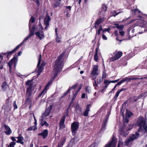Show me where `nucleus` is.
I'll use <instances>...</instances> for the list:
<instances>
[{"mask_svg": "<svg viewBox=\"0 0 147 147\" xmlns=\"http://www.w3.org/2000/svg\"><path fill=\"white\" fill-rule=\"evenodd\" d=\"M66 52L63 51L58 57L57 59L55 61V63L53 65L54 68V75L53 77L51 78L50 81L52 83L57 77L58 74L61 71V70L63 67V57L65 55Z\"/></svg>", "mask_w": 147, "mask_h": 147, "instance_id": "nucleus-1", "label": "nucleus"}, {"mask_svg": "<svg viewBox=\"0 0 147 147\" xmlns=\"http://www.w3.org/2000/svg\"><path fill=\"white\" fill-rule=\"evenodd\" d=\"M66 52L63 51L58 57L57 59L55 61V63L53 65L54 68V75L53 77L51 78L50 81L52 83L57 77L58 74L61 71V70L63 67V57L65 55Z\"/></svg>", "mask_w": 147, "mask_h": 147, "instance_id": "nucleus-2", "label": "nucleus"}, {"mask_svg": "<svg viewBox=\"0 0 147 147\" xmlns=\"http://www.w3.org/2000/svg\"><path fill=\"white\" fill-rule=\"evenodd\" d=\"M137 125L139 127L138 130V132H143L144 133H147V124L144 117L140 116L136 122Z\"/></svg>", "mask_w": 147, "mask_h": 147, "instance_id": "nucleus-3", "label": "nucleus"}, {"mask_svg": "<svg viewBox=\"0 0 147 147\" xmlns=\"http://www.w3.org/2000/svg\"><path fill=\"white\" fill-rule=\"evenodd\" d=\"M29 38L30 37L28 36L26 37L22 42L19 45L17 46L15 48L12 50L5 53H1V55H3L4 56H6L7 58L9 59V58L11 56L12 54L15 52L19 49L20 47L22 46L24 44V42H26Z\"/></svg>", "mask_w": 147, "mask_h": 147, "instance_id": "nucleus-4", "label": "nucleus"}, {"mask_svg": "<svg viewBox=\"0 0 147 147\" xmlns=\"http://www.w3.org/2000/svg\"><path fill=\"white\" fill-rule=\"evenodd\" d=\"M140 136V134L138 132H136L135 134H132L130 136L129 138L126 139L125 142V145L128 146L129 143L132 142L134 140L137 139Z\"/></svg>", "mask_w": 147, "mask_h": 147, "instance_id": "nucleus-5", "label": "nucleus"}, {"mask_svg": "<svg viewBox=\"0 0 147 147\" xmlns=\"http://www.w3.org/2000/svg\"><path fill=\"white\" fill-rule=\"evenodd\" d=\"M79 125L78 123L74 122L72 123L71 126L72 135L74 136L76 134V131L78 128Z\"/></svg>", "mask_w": 147, "mask_h": 147, "instance_id": "nucleus-6", "label": "nucleus"}, {"mask_svg": "<svg viewBox=\"0 0 147 147\" xmlns=\"http://www.w3.org/2000/svg\"><path fill=\"white\" fill-rule=\"evenodd\" d=\"M116 138L114 136L112 137L111 141L106 144L104 147H115L116 144Z\"/></svg>", "mask_w": 147, "mask_h": 147, "instance_id": "nucleus-7", "label": "nucleus"}, {"mask_svg": "<svg viewBox=\"0 0 147 147\" xmlns=\"http://www.w3.org/2000/svg\"><path fill=\"white\" fill-rule=\"evenodd\" d=\"M9 98L7 99L5 105L2 107V109H4L5 111L7 112L10 111L11 110V107L9 102Z\"/></svg>", "mask_w": 147, "mask_h": 147, "instance_id": "nucleus-8", "label": "nucleus"}, {"mask_svg": "<svg viewBox=\"0 0 147 147\" xmlns=\"http://www.w3.org/2000/svg\"><path fill=\"white\" fill-rule=\"evenodd\" d=\"M78 83H76L72 86H71L69 87L68 90L63 94V95L61 96L60 99L63 98L64 96H66L67 94L72 89H76L78 87Z\"/></svg>", "mask_w": 147, "mask_h": 147, "instance_id": "nucleus-9", "label": "nucleus"}, {"mask_svg": "<svg viewBox=\"0 0 147 147\" xmlns=\"http://www.w3.org/2000/svg\"><path fill=\"white\" fill-rule=\"evenodd\" d=\"M122 55V52L121 51H119L116 53L113 57L111 58L110 60L112 61H114L120 58Z\"/></svg>", "mask_w": 147, "mask_h": 147, "instance_id": "nucleus-10", "label": "nucleus"}, {"mask_svg": "<svg viewBox=\"0 0 147 147\" xmlns=\"http://www.w3.org/2000/svg\"><path fill=\"white\" fill-rule=\"evenodd\" d=\"M66 117L65 115H63L61 118L60 121L59 123V130L63 129L65 127L64 123Z\"/></svg>", "mask_w": 147, "mask_h": 147, "instance_id": "nucleus-11", "label": "nucleus"}, {"mask_svg": "<svg viewBox=\"0 0 147 147\" xmlns=\"http://www.w3.org/2000/svg\"><path fill=\"white\" fill-rule=\"evenodd\" d=\"M27 98L25 101V104L27 105H30V106L32 103L33 96L32 94H26Z\"/></svg>", "mask_w": 147, "mask_h": 147, "instance_id": "nucleus-12", "label": "nucleus"}, {"mask_svg": "<svg viewBox=\"0 0 147 147\" xmlns=\"http://www.w3.org/2000/svg\"><path fill=\"white\" fill-rule=\"evenodd\" d=\"M53 106L52 105H50L48 108L45 110V112L42 115V117H45L49 116L51 113Z\"/></svg>", "mask_w": 147, "mask_h": 147, "instance_id": "nucleus-13", "label": "nucleus"}, {"mask_svg": "<svg viewBox=\"0 0 147 147\" xmlns=\"http://www.w3.org/2000/svg\"><path fill=\"white\" fill-rule=\"evenodd\" d=\"M82 85L80 84V86H79L78 88V89L76 90L75 91V93H73V96L71 98V101H72L74 102L75 98H76V96L78 95V93L81 90L82 87Z\"/></svg>", "mask_w": 147, "mask_h": 147, "instance_id": "nucleus-14", "label": "nucleus"}, {"mask_svg": "<svg viewBox=\"0 0 147 147\" xmlns=\"http://www.w3.org/2000/svg\"><path fill=\"white\" fill-rule=\"evenodd\" d=\"M17 61V57H14L13 58L11 59L10 61L8 63V65L9 67V71L10 72H11V70L12 68V65L13 64V63H14L16 61Z\"/></svg>", "mask_w": 147, "mask_h": 147, "instance_id": "nucleus-15", "label": "nucleus"}, {"mask_svg": "<svg viewBox=\"0 0 147 147\" xmlns=\"http://www.w3.org/2000/svg\"><path fill=\"white\" fill-rule=\"evenodd\" d=\"M48 130L47 129L43 130L41 133L38 134V136H42L43 138L45 139L48 136Z\"/></svg>", "mask_w": 147, "mask_h": 147, "instance_id": "nucleus-16", "label": "nucleus"}, {"mask_svg": "<svg viewBox=\"0 0 147 147\" xmlns=\"http://www.w3.org/2000/svg\"><path fill=\"white\" fill-rule=\"evenodd\" d=\"M66 138L65 136L61 137L60 141L58 143L57 147H62L66 141Z\"/></svg>", "mask_w": 147, "mask_h": 147, "instance_id": "nucleus-17", "label": "nucleus"}, {"mask_svg": "<svg viewBox=\"0 0 147 147\" xmlns=\"http://www.w3.org/2000/svg\"><path fill=\"white\" fill-rule=\"evenodd\" d=\"M98 70V68L97 65H94L93 66V70L91 71V74H96V76H97L99 74L97 72Z\"/></svg>", "mask_w": 147, "mask_h": 147, "instance_id": "nucleus-18", "label": "nucleus"}, {"mask_svg": "<svg viewBox=\"0 0 147 147\" xmlns=\"http://www.w3.org/2000/svg\"><path fill=\"white\" fill-rule=\"evenodd\" d=\"M4 128L6 131H5V133L7 135H9L12 133V131L9 126L5 124Z\"/></svg>", "mask_w": 147, "mask_h": 147, "instance_id": "nucleus-19", "label": "nucleus"}, {"mask_svg": "<svg viewBox=\"0 0 147 147\" xmlns=\"http://www.w3.org/2000/svg\"><path fill=\"white\" fill-rule=\"evenodd\" d=\"M34 88L33 87L31 86H27L26 90V94H32L33 93Z\"/></svg>", "mask_w": 147, "mask_h": 147, "instance_id": "nucleus-20", "label": "nucleus"}, {"mask_svg": "<svg viewBox=\"0 0 147 147\" xmlns=\"http://www.w3.org/2000/svg\"><path fill=\"white\" fill-rule=\"evenodd\" d=\"M61 1H58L54 0L53 3V7L54 8H56L57 7H61V5L60 3Z\"/></svg>", "mask_w": 147, "mask_h": 147, "instance_id": "nucleus-21", "label": "nucleus"}, {"mask_svg": "<svg viewBox=\"0 0 147 147\" xmlns=\"http://www.w3.org/2000/svg\"><path fill=\"white\" fill-rule=\"evenodd\" d=\"M35 34L36 36L38 37L40 40L43 39L45 37L44 33H40V32H36Z\"/></svg>", "mask_w": 147, "mask_h": 147, "instance_id": "nucleus-22", "label": "nucleus"}, {"mask_svg": "<svg viewBox=\"0 0 147 147\" xmlns=\"http://www.w3.org/2000/svg\"><path fill=\"white\" fill-rule=\"evenodd\" d=\"M44 117H42V118L40 120V124L42 126L45 125L47 127H48L49 126V124L45 121H44Z\"/></svg>", "mask_w": 147, "mask_h": 147, "instance_id": "nucleus-23", "label": "nucleus"}, {"mask_svg": "<svg viewBox=\"0 0 147 147\" xmlns=\"http://www.w3.org/2000/svg\"><path fill=\"white\" fill-rule=\"evenodd\" d=\"M16 138L18 139V140L16 141L18 143H20L22 144H24V142L22 141L24 140L23 137L22 136L21 134H19L18 136L17 137H16Z\"/></svg>", "mask_w": 147, "mask_h": 147, "instance_id": "nucleus-24", "label": "nucleus"}, {"mask_svg": "<svg viewBox=\"0 0 147 147\" xmlns=\"http://www.w3.org/2000/svg\"><path fill=\"white\" fill-rule=\"evenodd\" d=\"M119 134L120 135L123 136L124 137L126 136L127 135V134H125V132L124 131V128L123 127L119 128Z\"/></svg>", "mask_w": 147, "mask_h": 147, "instance_id": "nucleus-25", "label": "nucleus"}, {"mask_svg": "<svg viewBox=\"0 0 147 147\" xmlns=\"http://www.w3.org/2000/svg\"><path fill=\"white\" fill-rule=\"evenodd\" d=\"M36 29V25L35 24H34L33 25L32 29L30 31L29 35L28 36L30 37L33 35L34 34L35 30Z\"/></svg>", "mask_w": 147, "mask_h": 147, "instance_id": "nucleus-26", "label": "nucleus"}, {"mask_svg": "<svg viewBox=\"0 0 147 147\" xmlns=\"http://www.w3.org/2000/svg\"><path fill=\"white\" fill-rule=\"evenodd\" d=\"M139 78H129L128 77H126L122 79L123 82L126 81L128 82L129 81H130L131 80H136L137 79H139Z\"/></svg>", "mask_w": 147, "mask_h": 147, "instance_id": "nucleus-27", "label": "nucleus"}, {"mask_svg": "<svg viewBox=\"0 0 147 147\" xmlns=\"http://www.w3.org/2000/svg\"><path fill=\"white\" fill-rule=\"evenodd\" d=\"M2 90L3 91H4L6 90L7 88L8 87V85L7 84L6 81H5L3 83L1 86Z\"/></svg>", "mask_w": 147, "mask_h": 147, "instance_id": "nucleus-28", "label": "nucleus"}, {"mask_svg": "<svg viewBox=\"0 0 147 147\" xmlns=\"http://www.w3.org/2000/svg\"><path fill=\"white\" fill-rule=\"evenodd\" d=\"M99 50L98 47L96 48L95 51V54L94 56V60L96 62H98V51Z\"/></svg>", "mask_w": 147, "mask_h": 147, "instance_id": "nucleus-29", "label": "nucleus"}, {"mask_svg": "<svg viewBox=\"0 0 147 147\" xmlns=\"http://www.w3.org/2000/svg\"><path fill=\"white\" fill-rule=\"evenodd\" d=\"M103 18H99L94 23V24L99 25L104 21Z\"/></svg>", "mask_w": 147, "mask_h": 147, "instance_id": "nucleus-30", "label": "nucleus"}, {"mask_svg": "<svg viewBox=\"0 0 147 147\" xmlns=\"http://www.w3.org/2000/svg\"><path fill=\"white\" fill-rule=\"evenodd\" d=\"M75 110L78 113H80L82 112L81 108L78 104H77L75 106Z\"/></svg>", "mask_w": 147, "mask_h": 147, "instance_id": "nucleus-31", "label": "nucleus"}, {"mask_svg": "<svg viewBox=\"0 0 147 147\" xmlns=\"http://www.w3.org/2000/svg\"><path fill=\"white\" fill-rule=\"evenodd\" d=\"M51 20V18L49 16H48L47 18H45L44 20V24L45 25H49V21Z\"/></svg>", "mask_w": 147, "mask_h": 147, "instance_id": "nucleus-32", "label": "nucleus"}, {"mask_svg": "<svg viewBox=\"0 0 147 147\" xmlns=\"http://www.w3.org/2000/svg\"><path fill=\"white\" fill-rule=\"evenodd\" d=\"M120 61L122 65L125 66L127 65V62L126 61L125 58H122L120 59Z\"/></svg>", "mask_w": 147, "mask_h": 147, "instance_id": "nucleus-33", "label": "nucleus"}, {"mask_svg": "<svg viewBox=\"0 0 147 147\" xmlns=\"http://www.w3.org/2000/svg\"><path fill=\"white\" fill-rule=\"evenodd\" d=\"M114 25L115 26V27L118 29H119L120 30H123L124 27V26L123 25H119V24L118 23H114Z\"/></svg>", "mask_w": 147, "mask_h": 147, "instance_id": "nucleus-34", "label": "nucleus"}, {"mask_svg": "<svg viewBox=\"0 0 147 147\" xmlns=\"http://www.w3.org/2000/svg\"><path fill=\"white\" fill-rule=\"evenodd\" d=\"M26 84L27 86H30L31 87H33V83L31 80H28L26 83Z\"/></svg>", "mask_w": 147, "mask_h": 147, "instance_id": "nucleus-35", "label": "nucleus"}, {"mask_svg": "<svg viewBox=\"0 0 147 147\" xmlns=\"http://www.w3.org/2000/svg\"><path fill=\"white\" fill-rule=\"evenodd\" d=\"M35 18L34 17H33V16L31 17V18L29 20V29H30V26H31V24H30V22H31L32 23H34V22H35Z\"/></svg>", "mask_w": 147, "mask_h": 147, "instance_id": "nucleus-36", "label": "nucleus"}, {"mask_svg": "<svg viewBox=\"0 0 147 147\" xmlns=\"http://www.w3.org/2000/svg\"><path fill=\"white\" fill-rule=\"evenodd\" d=\"M46 90L45 89H44L41 91V92L38 95V96L36 97V99H38L39 97H40L42 94H43V95L47 92V91H46L44 93Z\"/></svg>", "mask_w": 147, "mask_h": 147, "instance_id": "nucleus-37", "label": "nucleus"}, {"mask_svg": "<svg viewBox=\"0 0 147 147\" xmlns=\"http://www.w3.org/2000/svg\"><path fill=\"white\" fill-rule=\"evenodd\" d=\"M106 125L102 124L99 132L101 133L104 132L106 129Z\"/></svg>", "mask_w": 147, "mask_h": 147, "instance_id": "nucleus-38", "label": "nucleus"}, {"mask_svg": "<svg viewBox=\"0 0 147 147\" xmlns=\"http://www.w3.org/2000/svg\"><path fill=\"white\" fill-rule=\"evenodd\" d=\"M133 114V113L129 111L126 113L125 116L126 118H129Z\"/></svg>", "mask_w": 147, "mask_h": 147, "instance_id": "nucleus-39", "label": "nucleus"}, {"mask_svg": "<svg viewBox=\"0 0 147 147\" xmlns=\"http://www.w3.org/2000/svg\"><path fill=\"white\" fill-rule=\"evenodd\" d=\"M42 56L41 54L39 55V57L38 59V62L37 65V68H38L40 66L41 63Z\"/></svg>", "mask_w": 147, "mask_h": 147, "instance_id": "nucleus-40", "label": "nucleus"}, {"mask_svg": "<svg viewBox=\"0 0 147 147\" xmlns=\"http://www.w3.org/2000/svg\"><path fill=\"white\" fill-rule=\"evenodd\" d=\"M43 65H43V63H42L41 64V66H39V67L38 68V74H40L42 71L43 70V67H42V66Z\"/></svg>", "mask_w": 147, "mask_h": 147, "instance_id": "nucleus-41", "label": "nucleus"}, {"mask_svg": "<svg viewBox=\"0 0 147 147\" xmlns=\"http://www.w3.org/2000/svg\"><path fill=\"white\" fill-rule=\"evenodd\" d=\"M37 129V127L36 126H35V125L33 126L32 127H30L28 128L27 129L28 131H31L33 130V131H35Z\"/></svg>", "mask_w": 147, "mask_h": 147, "instance_id": "nucleus-42", "label": "nucleus"}, {"mask_svg": "<svg viewBox=\"0 0 147 147\" xmlns=\"http://www.w3.org/2000/svg\"><path fill=\"white\" fill-rule=\"evenodd\" d=\"M73 102H74L72 101L71 100V101L70 103L69 104V106H68V107L67 108V109H66V112L67 113V114H68V113H69V110L70 109V107L71 105L73 103Z\"/></svg>", "mask_w": 147, "mask_h": 147, "instance_id": "nucleus-43", "label": "nucleus"}, {"mask_svg": "<svg viewBox=\"0 0 147 147\" xmlns=\"http://www.w3.org/2000/svg\"><path fill=\"white\" fill-rule=\"evenodd\" d=\"M109 115H107L106 116L105 118L103 120V123L102 124L106 125V124L107 123L108 120Z\"/></svg>", "mask_w": 147, "mask_h": 147, "instance_id": "nucleus-44", "label": "nucleus"}, {"mask_svg": "<svg viewBox=\"0 0 147 147\" xmlns=\"http://www.w3.org/2000/svg\"><path fill=\"white\" fill-rule=\"evenodd\" d=\"M52 83L51 82L49 81L46 84L44 89L46 90H47L48 89L49 86L51 85Z\"/></svg>", "mask_w": 147, "mask_h": 147, "instance_id": "nucleus-45", "label": "nucleus"}, {"mask_svg": "<svg viewBox=\"0 0 147 147\" xmlns=\"http://www.w3.org/2000/svg\"><path fill=\"white\" fill-rule=\"evenodd\" d=\"M107 74L106 73L105 70H103L102 71V79H105L106 78Z\"/></svg>", "mask_w": 147, "mask_h": 147, "instance_id": "nucleus-46", "label": "nucleus"}, {"mask_svg": "<svg viewBox=\"0 0 147 147\" xmlns=\"http://www.w3.org/2000/svg\"><path fill=\"white\" fill-rule=\"evenodd\" d=\"M107 9V6L105 5H102L101 7V10L103 11H105Z\"/></svg>", "mask_w": 147, "mask_h": 147, "instance_id": "nucleus-47", "label": "nucleus"}, {"mask_svg": "<svg viewBox=\"0 0 147 147\" xmlns=\"http://www.w3.org/2000/svg\"><path fill=\"white\" fill-rule=\"evenodd\" d=\"M61 37L58 36V35L57 36V37L55 39L57 42L59 43L61 42Z\"/></svg>", "mask_w": 147, "mask_h": 147, "instance_id": "nucleus-48", "label": "nucleus"}, {"mask_svg": "<svg viewBox=\"0 0 147 147\" xmlns=\"http://www.w3.org/2000/svg\"><path fill=\"white\" fill-rule=\"evenodd\" d=\"M16 144V142H11L9 143V144L8 145V147H14Z\"/></svg>", "mask_w": 147, "mask_h": 147, "instance_id": "nucleus-49", "label": "nucleus"}, {"mask_svg": "<svg viewBox=\"0 0 147 147\" xmlns=\"http://www.w3.org/2000/svg\"><path fill=\"white\" fill-rule=\"evenodd\" d=\"M123 142L121 141H119L118 142L117 147H123Z\"/></svg>", "mask_w": 147, "mask_h": 147, "instance_id": "nucleus-50", "label": "nucleus"}, {"mask_svg": "<svg viewBox=\"0 0 147 147\" xmlns=\"http://www.w3.org/2000/svg\"><path fill=\"white\" fill-rule=\"evenodd\" d=\"M119 32L120 33V35L121 36H123L125 34V32L124 31L122 30H120V29L119 30Z\"/></svg>", "mask_w": 147, "mask_h": 147, "instance_id": "nucleus-51", "label": "nucleus"}, {"mask_svg": "<svg viewBox=\"0 0 147 147\" xmlns=\"http://www.w3.org/2000/svg\"><path fill=\"white\" fill-rule=\"evenodd\" d=\"M13 110H15L18 108V106L16 104V101H14L13 102Z\"/></svg>", "mask_w": 147, "mask_h": 147, "instance_id": "nucleus-52", "label": "nucleus"}, {"mask_svg": "<svg viewBox=\"0 0 147 147\" xmlns=\"http://www.w3.org/2000/svg\"><path fill=\"white\" fill-rule=\"evenodd\" d=\"M43 27H39V29L38 30V31L40 32V33H44L43 31Z\"/></svg>", "mask_w": 147, "mask_h": 147, "instance_id": "nucleus-53", "label": "nucleus"}, {"mask_svg": "<svg viewBox=\"0 0 147 147\" xmlns=\"http://www.w3.org/2000/svg\"><path fill=\"white\" fill-rule=\"evenodd\" d=\"M120 92L118 90L116 93L115 95L114 96V98L115 99H116L117 98L119 94H120Z\"/></svg>", "mask_w": 147, "mask_h": 147, "instance_id": "nucleus-54", "label": "nucleus"}, {"mask_svg": "<svg viewBox=\"0 0 147 147\" xmlns=\"http://www.w3.org/2000/svg\"><path fill=\"white\" fill-rule=\"evenodd\" d=\"M85 91L87 93H90V89H89L88 87L87 86L85 88Z\"/></svg>", "mask_w": 147, "mask_h": 147, "instance_id": "nucleus-55", "label": "nucleus"}, {"mask_svg": "<svg viewBox=\"0 0 147 147\" xmlns=\"http://www.w3.org/2000/svg\"><path fill=\"white\" fill-rule=\"evenodd\" d=\"M92 76H91L92 78V80H95L96 78V74H91Z\"/></svg>", "mask_w": 147, "mask_h": 147, "instance_id": "nucleus-56", "label": "nucleus"}, {"mask_svg": "<svg viewBox=\"0 0 147 147\" xmlns=\"http://www.w3.org/2000/svg\"><path fill=\"white\" fill-rule=\"evenodd\" d=\"M123 82H124L123 80H122L121 81L118 82L117 83V84L115 85V86L120 85L121 84H122Z\"/></svg>", "mask_w": 147, "mask_h": 147, "instance_id": "nucleus-57", "label": "nucleus"}, {"mask_svg": "<svg viewBox=\"0 0 147 147\" xmlns=\"http://www.w3.org/2000/svg\"><path fill=\"white\" fill-rule=\"evenodd\" d=\"M89 111L85 110V111L84 112L83 115L84 116H88V112Z\"/></svg>", "mask_w": 147, "mask_h": 147, "instance_id": "nucleus-58", "label": "nucleus"}, {"mask_svg": "<svg viewBox=\"0 0 147 147\" xmlns=\"http://www.w3.org/2000/svg\"><path fill=\"white\" fill-rule=\"evenodd\" d=\"M116 39L117 40L119 41L120 43H121L123 40H127V38H124L122 40H120L118 38V37H117Z\"/></svg>", "mask_w": 147, "mask_h": 147, "instance_id": "nucleus-59", "label": "nucleus"}, {"mask_svg": "<svg viewBox=\"0 0 147 147\" xmlns=\"http://www.w3.org/2000/svg\"><path fill=\"white\" fill-rule=\"evenodd\" d=\"M111 83V82H110V81H109L108 80H105L104 82V83L108 85V86L109 85V84Z\"/></svg>", "mask_w": 147, "mask_h": 147, "instance_id": "nucleus-60", "label": "nucleus"}, {"mask_svg": "<svg viewBox=\"0 0 147 147\" xmlns=\"http://www.w3.org/2000/svg\"><path fill=\"white\" fill-rule=\"evenodd\" d=\"M146 94L147 95V90L144 92L143 93H142L140 95V96L141 97H143L144 96H145Z\"/></svg>", "mask_w": 147, "mask_h": 147, "instance_id": "nucleus-61", "label": "nucleus"}, {"mask_svg": "<svg viewBox=\"0 0 147 147\" xmlns=\"http://www.w3.org/2000/svg\"><path fill=\"white\" fill-rule=\"evenodd\" d=\"M108 86V85L106 84L105 86H104L102 88V90L101 91V92L103 91L105 89H106V88Z\"/></svg>", "mask_w": 147, "mask_h": 147, "instance_id": "nucleus-62", "label": "nucleus"}, {"mask_svg": "<svg viewBox=\"0 0 147 147\" xmlns=\"http://www.w3.org/2000/svg\"><path fill=\"white\" fill-rule=\"evenodd\" d=\"M90 105L88 104L87 105L86 109L85 110L86 111H89L90 110L89 109L90 108Z\"/></svg>", "mask_w": 147, "mask_h": 147, "instance_id": "nucleus-63", "label": "nucleus"}, {"mask_svg": "<svg viewBox=\"0 0 147 147\" xmlns=\"http://www.w3.org/2000/svg\"><path fill=\"white\" fill-rule=\"evenodd\" d=\"M114 34L115 35V36L117 37H118L119 35L117 31H115L114 32Z\"/></svg>", "mask_w": 147, "mask_h": 147, "instance_id": "nucleus-64", "label": "nucleus"}]
</instances>
